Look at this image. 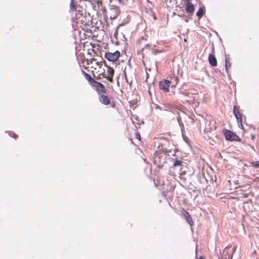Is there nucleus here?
Listing matches in <instances>:
<instances>
[{
    "label": "nucleus",
    "instance_id": "4be33fe9",
    "mask_svg": "<svg viewBox=\"0 0 259 259\" xmlns=\"http://www.w3.org/2000/svg\"><path fill=\"white\" fill-rule=\"evenodd\" d=\"M251 164L255 167H257L259 166V160L257 161H253Z\"/></svg>",
    "mask_w": 259,
    "mask_h": 259
},
{
    "label": "nucleus",
    "instance_id": "0eeeda50",
    "mask_svg": "<svg viewBox=\"0 0 259 259\" xmlns=\"http://www.w3.org/2000/svg\"><path fill=\"white\" fill-rule=\"evenodd\" d=\"M114 73V69L110 67L107 66V72L106 73L104 72L103 74V77L106 78L109 81L112 82Z\"/></svg>",
    "mask_w": 259,
    "mask_h": 259
},
{
    "label": "nucleus",
    "instance_id": "412c9836",
    "mask_svg": "<svg viewBox=\"0 0 259 259\" xmlns=\"http://www.w3.org/2000/svg\"><path fill=\"white\" fill-rule=\"evenodd\" d=\"M185 173H186V171H182L181 174H180V178L181 179H183L184 180H186V178L184 177V176L185 175Z\"/></svg>",
    "mask_w": 259,
    "mask_h": 259
},
{
    "label": "nucleus",
    "instance_id": "7ed1b4c3",
    "mask_svg": "<svg viewBox=\"0 0 259 259\" xmlns=\"http://www.w3.org/2000/svg\"><path fill=\"white\" fill-rule=\"evenodd\" d=\"M224 136L225 137V139L227 141H238L240 140V138L236 135L235 133L232 132V131L225 130L224 131Z\"/></svg>",
    "mask_w": 259,
    "mask_h": 259
},
{
    "label": "nucleus",
    "instance_id": "9d476101",
    "mask_svg": "<svg viewBox=\"0 0 259 259\" xmlns=\"http://www.w3.org/2000/svg\"><path fill=\"white\" fill-rule=\"evenodd\" d=\"M98 99L99 101L104 105H107L110 104V99L109 98L104 94H100Z\"/></svg>",
    "mask_w": 259,
    "mask_h": 259
},
{
    "label": "nucleus",
    "instance_id": "ddd939ff",
    "mask_svg": "<svg viewBox=\"0 0 259 259\" xmlns=\"http://www.w3.org/2000/svg\"><path fill=\"white\" fill-rule=\"evenodd\" d=\"M205 12V8L204 7H201L196 13V16L199 19L202 17Z\"/></svg>",
    "mask_w": 259,
    "mask_h": 259
},
{
    "label": "nucleus",
    "instance_id": "393cba45",
    "mask_svg": "<svg viewBox=\"0 0 259 259\" xmlns=\"http://www.w3.org/2000/svg\"><path fill=\"white\" fill-rule=\"evenodd\" d=\"M96 64H97L98 66H100L101 65H102V62H96Z\"/></svg>",
    "mask_w": 259,
    "mask_h": 259
},
{
    "label": "nucleus",
    "instance_id": "6ab92c4d",
    "mask_svg": "<svg viewBox=\"0 0 259 259\" xmlns=\"http://www.w3.org/2000/svg\"><path fill=\"white\" fill-rule=\"evenodd\" d=\"M127 0H110V4H112L115 1H117L120 4H123Z\"/></svg>",
    "mask_w": 259,
    "mask_h": 259
},
{
    "label": "nucleus",
    "instance_id": "aec40b11",
    "mask_svg": "<svg viewBox=\"0 0 259 259\" xmlns=\"http://www.w3.org/2000/svg\"><path fill=\"white\" fill-rule=\"evenodd\" d=\"M233 112H234V115H235L236 114L240 113L239 111V109H238V107L236 106H234Z\"/></svg>",
    "mask_w": 259,
    "mask_h": 259
},
{
    "label": "nucleus",
    "instance_id": "b1692460",
    "mask_svg": "<svg viewBox=\"0 0 259 259\" xmlns=\"http://www.w3.org/2000/svg\"><path fill=\"white\" fill-rule=\"evenodd\" d=\"M177 120H178L179 123L180 124V121H181V117L179 116L178 117H177Z\"/></svg>",
    "mask_w": 259,
    "mask_h": 259
},
{
    "label": "nucleus",
    "instance_id": "dca6fc26",
    "mask_svg": "<svg viewBox=\"0 0 259 259\" xmlns=\"http://www.w3.org/2000/svg\"><path fill=\"white\" fill-rule=\"evenodd\" d=\"M183 163V161L179 159L175 158L174 159V162L173 163V166L174 167H177L178 166L182 165V164Z\"/></svg>",
    "mask_w": 259,
    "mask_h": 259
},
{
    "label": "nucleus",
    "instance_id": "c85d7f7f",
    "mask_svg": "<svg viewBox=\"0 0 259 259\" xmlns=\"http://www.w3.org/2000/svg\"><path fill=\"white\" fill-rule=\"evenodd\" d=\"M197 259H205V258L203 256H200L199 257H198Z\"/></svg>",
    "mask_w": 259,
    "mask_h": 259
},
{
    "label": "nucleus",
    "instance_id": "a211bd4d",
    "mask_svg": "<svg viewBox=\"0 0 259 259\" xmlns=\"http://www.w3.org/2000/svg\"><path fill=\"white\" fill-rule=\"evenodd\" d=\"M235 116L237 121L238 124V125H239V123H241V122H242L241 114L240 113H239L236 114L235 115Z\"/></svg>",
    "mask_w": 259,
    "mask_h": 259
},
{
    "label": "nucleus",
    "instance_id": "4468645a",
    "mask_svg": "<svg viewBox=\"0 0 259 259\" xmlns=\"http://www.w3.org/2000/svg\"><path fill=\"white\" fill-rule=\"evenodd\" d=\"M84 77L87 80H88L90 83L91 85H93V84L94 83V82L96 81L94 80L92 76L89 74L88 73L85 72L83 71Z\"/></svg>",
    "mask_w": 259,
    "mask_h": 259
},
{
    "label": "nucleus",
    "instance_id": "5701e85b",
    "mask_svg": "<svg viewBox=\"0 0 259 259\" xmlns=\"http://www.w3.org/2000/svg\"><path fill=\"white\" fill-rule=\"evenodd\" d=\"M136 138L138 139H140V135L138 133H136Z\"/></svg>",
    "mask_w": 259,
    "mask_h": 259
},
{
    "label": "nucleus",
    "instance_id": "f3484780",
    "mask_svg": "<svg viewBox=\"0 0 259 259\" xmlns=\"http://www.w3.org/2000/svg\"><path fill=\"white\" fill-rule=\"evenodd\" d=\"M185 218H186V219L187 221L188 222V223L191 226L193 224L192 219L191 217H190V215H189V213L187 212H186V214L185 215Z\"/></svg>",
    "mask_w": 259,
    "mask_h": 259
},
{
    "label": "nucleus",
    "instance_id": "39448f33",
    "mask_svg": "<svg viewBox=\"0 0 259 259\" xmlns=\"http://www.w3.org/2000/svg\"><path fill=\"white\" fill-rule=\"evenodd\" d=\"M81 7L78 4L77 2L75 0H70L69 4V11L70 12H74L77 11L80 12Z\"/></svg>",
    "mask_w": 259,
    "mask_h": 259
},
{
    "label": "nucleus",
    "instance_id": "bb28decb",
    "mask_svg": "<svg viewBox=\"0 0 259 259\" xmlns=\"http://www.w3.org/2000/svg\"><path fill=\"white\" fill-rule=\"evenodd\" d=\"M12 134L14 135V138L15 139H16L17 137V136L14 133H12Z\"/></svg>",
    "mask_w": 259,
    "mask_h": 259
},
{
    "label": "nucleus",
    "instance_id": "2eb2a0df",
    "mask_svg": "<svg viewBox=\"0 0 259 259\" xmlns=\"http://www.w3.org/2000/svg\"><path fill=\"white\" fill-rule=\"evenodd\" d=\"M231 66V63L229 61V57L227 55H225V67L226 71L228 72L229 68Z\"/></svg>",
    "mask_w": 259,
    "mask_h": 259
},
{
    "label": "nucleus",
    "instance_id": "20e7f679",
    "mask_svg": "<svg viewBox=\"0 0 259 259\" xmlns=\"http://www.w3.org/2000/svg\"><path fill=\"white\" fill-rule=\"evenodd\" d=\"M120 52L118 51L114 53L107 52L105 54V58L109 61L115 62L119 57Z\"/></svg>",
    "mask_w": 259,
    "mask_h": 259
},
{
    "label": "nucleus",
    "instance_id": "a878e982",
    "mask_svg": "<svg viewBox=\"0 0 259 259\" xmlns=\"http://www.w3.org/2000/svg\"><path fill=\"white\" fill-rule=\"evenodd\" d=\"M238 126H239V127L242 128V126H243L242 123H239V125H238Z\"/></svg>",
    "mask_w": 259,
    "mask_h": 259
},
{
    "label": "nucleus",
    "instance_id": "f8f14e48",
    "mask_svg": "<svg viewBox=\"0 0 259 259\" xmlns=\"http://www.w3.org/2000/svg\"><path fill=\"white\" fill-rule=\"evenodd\" d=\"M208 61L209 63L211 64L212 66H216L217 65V61L215 57V56L210 54L208 56Z\"/></svg>",
    "mask_w": 259,
    "mask_h": 259
},
{
    "label": "nucleus",
    "instance_id": "f257e3e1",
    "mask_svg": "<svg viewBox=\"0 0 259 259\" xmlns=\"http://www.w3.org/2000/svg\"><path fill=\"white\" fill-rule=\"evenodd\" d=\"M177 98L183 102H193L197 97V94L191 92L180 91L176 94Z\"/></svg>",
    "mask_w": 259,
    "mask_h": 259
},
{
    "label": "nucleus",
    "instance_id": "cd10ccee",
    "mask_svg": "<svg viewBox=\"0 0 259 259\" xmlns=\"http://www.w3.org/2000/svg\"><path fill=\"white\" fill-rule=\"evenodd\" d=\"M97 3L98 4H101V1H99V0H98V1H97Z\"/></svg>",
    "mask_w": 259,
    "mask_h": 259
},
{
    "label": "nucleus",
    "instance_id": "6e6552de",
    "mask_svg": "<svg viewBox=\"0 0 259 259\" xmlns=\"http://www.w3.org/2000/svg\"><path fill=\"white\" fill-rule=\"evenodd\" d=\"M170 84V81L165 79L161 81L159 83V89L165 92H169V87Z\"/></svg>",
    "mask_w": 259,
    "mask_h": 259
},
{
    "label": "nucleus",
    "instance_id": "f03ea898",
    "mask_svg": "<svg viewBox=\"0 0 259 259\" xmlns=\"http://www.w3.org/2000/svg\"><path fill=\"white\" fill-rule=\"evenodd\" d=\"M236 249V246L234 245L232 247L227 246L224 248L221 254L222 259H232L233 254Z\"/></svg>",
    "mask_w": 259,
    "mask_h": 259
},
{
    "label": "nucleus",
    "instance_id": "c756f323",
    "mask_svg": "<svg viewBox=\"0 0 259 259\" xmlns=\"http://www.w3.org/2000/svg\"><path fill=\"white\" fill-rule=\"evenodd\" d=\"M185 21L187 22L188 21V20L186 19H185Z\"/></svg>",
    "mask_w": 259,
    "mask_h": 259
},
{
    "label": "nucleus",
    "instance_id": "423d86ee",
    "mask_svg": "<svg viewBox=\"0 0 259 259\" xmlns=\"http://www.w3.org/2000/svg\"><path fill=\"white\" fill-rule=\"evenodd\" d=\"M110 19H115L117 18L119 14L120 11L119 8L115 5L110 4Z\"/></svg>",
    "mask_w": 259,
    "mask_h": 259
},
{
    "label": "nucleus",
    "instance_id": "1a4fd4ad",
    "mask_svg": "<svg viewBox=\"0 0 259 259\" xmlns=\"http://www.w3.org/2000/svg\"><path fill=\"white\" fill-rule=\"evenodd\" d=\"M92 86L96 89V90L99 94L100 93H105L106 92L105 86L102 83L97 81H96L93 84Z\"/></svg>",
    "mask_w": 259,
    "mask_h": 259
},
{
    "label": "nucleus",
    "instance_id": "9b49d317",
    "mask_svg": "<svg viewBox=\"0 0 259 259\" xmlns=\"http://www.w3.org/2000/svg\"><path fill=\"white\" fill-rule=\"evenodd\" d=\"M186 10L187 12L190 14V15H192L194 12V6L190 1H189V0L187 1L186 4Z\"/></svg>",
    "mask_w": 259,
    "mask_h": 259
}]
</instances>
